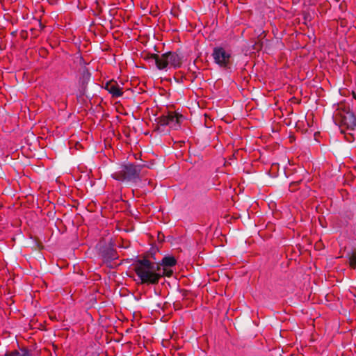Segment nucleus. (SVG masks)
<instances>
[{"label": "nucleus", "instance_id": "nucleus-1", "mask_svg": "<svg viewBox=\"0 0 356 356\" xmlns=\"http://www.w3.org/2000/svg\"><path fill=\"white\" fill-rule=\"evenodd\" d=\"M135 272L142 284H155L163 276L170 277L172 270L161 268L157 264L151 263L147 259L138 261L134 266Z\"/></svg>", "mask_w": 356, "mask_h": 356}, {"label": "nucleus", "instance_id": "nucleus-2", "mask_svg": "<svg viewBox=\"0 0 356 356\" xmlns=\"http://www.w3.org/2000/svg\"><path fill=\"white\" fill-rule=\"evenodd\" d=\"M140 168L132 163L120 165L117 171L111 175V177L117 181L128 184H134L139 180Z\"/></svg>", "mask_w": 356, "mask_h": 356}, {"label": "nucleus", "instance_id": "nucleus-3", "mask_svg": "<svg viewBox=\"0 0 356 356\" xmlns=\"http://www.w3.org/2000/svg\"><path fill=\"white\" fill-rule=\"evenodd\" d=\"M147 60L152 64L155 65L156 67L161 70L167 67H179L181 65L179 56L172 52H168L162 55L150 54Z\"/></svg>", "mask_w": 356, "mask_h": 356}, {"label": "nucleus", "instance_id": "nucleus-4", "mask_svg": "<svg viewBox=\"0 0 356 356\" xmlns=\"http://www.w3.org/2000/svg\"><path fill=\"white\" fill-rule=\"evenodd\" d=\"M212 57L214 63L219 67L225 69L229 68L232 63V52L223 47H215L213 50Z\"/></svg>", "mask_w": 356, "mask_h": 356}, {"label": "nucleus", "instance_id": "nucleus-5", "mask_svg": "<svg viewBox=\"0 0 356 356\" xmlns=\"http://www.w3.org/2000/svg\"><path fill=\"white\" fill-rule=\"evenodd\" d=\"M182 115L177 113L169 112L166 115L158 118V123L161 126L168 125L170 128L177 129L180 127Z\"/></svg>", "mask_w": 356, "mask_h": 356}, {"label": "nucleus", "instance_id": "nucleus-6", "mask_svg": "<svg viewBox=\"0 0 356 356\" xmlns=\"http://www.w3.org/2000/svg\"><path fill=\"white\" fill-rule=\"evenodd\" d=\"M104 88L112 95L113 97H118L122 95V92L115 82H107Z\"/></svg>", "mask_w": 356, "mask_h": 356}, {"label": "nucleus", "instance_id": "nucleus-7", "mask_svg": "<svg viewBox=\"0 0 356 356\" xmlns=\"http://www.w3.org/2000/svg\"><path fill=\"white\" fill-rule=\"evenodd\" d=\"M176 264V260L173 257H165L161 263L159 264L161 268L167 269L166 267H171Z\"/></svg>", "mask_w": 356, "mask_h": 356}, {"label": "nucleus", "instance_id": "nucleus-8", "mask_svg": "<svg viewBox=\"0 0 356 356\" xmlns=\"http://www.w3.org/2000/svg\"><path fill=\"white\" fill-rule=\"evenodd\" d=\"M350 117L351 118V122L348 124V122H345V124H346L348 127L354 129L356 127V118L353 115H350Z\"/></svg>", "mask_w": 356, "mask_h": 356}, {"label": "nucleus", "instance_id": "nucleus-9", "mask_svg": "<svg viewBox=\"0 0 356 356\" xmlns=\"http://www.w3.org/2000/svg\"><path fill=\"white\" fill-rule=\"evenodd\" d=\"M349 264L351 268H356V255H353L349 259Z\"/></svg>", "mask_w": 356, "mask_h": 356}, {"label": "nucleus", "instance_id": "nucleus-10", "mask_svg": "<svg viewBox=\"0 0 356 356\" xmlns=\"http://www.w3.org/2000/svg\"><path fill=\"white\" fill-rule=\"evenodd\" d=\"M83 77H86V79H89L90 78V74L88 72H85L83 73Z\"/></svg>", "mask_w": 356, "mask_h": 356}]
</instances>
